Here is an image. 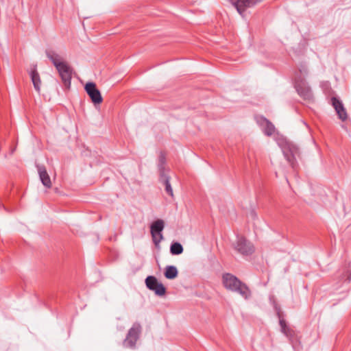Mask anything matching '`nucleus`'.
<instances>
[{"label":"nucleus","instance_id":"f257e3e1","mask_svg":"<svg viewBox=\"0 0 351 351\" xmlns=\"http://www.w3.org/2000/svg\"><path fill=\"white\" fill-rule=\"evenodd\" d=\"M265 135L272 136L278 145L281 148L283 155L289 164L295 169L296 160L295 154L297 152L296 147L288 143L286 138L280 134L271 121L265 118Z\"/></svg>","mask_w":351,"mask_h":351},{"label":"nucleus","instance_id":"f03ea898","mask_svg":"<svg viewBox=\"0 0 351 351\" xmlns=\"http://www.w3.org/2000/svg\"><path fill=\"white\" fill-rule=\"evenodd\" d=\"M45 54L57 69L64 86L66 88H69L72 69L68 62L60 54L53 49H47Z\"/></svg>","mask_w":351,"mask_h":351},{"label":"nucleus","instance_id":"7ed1b4c3","mask_svg":"<svg viewBox=\"0 0 351 351\" xmlns=\"http://www.w3.org/2000/svg\"><path fill=\"white\" fill-rule=\"evenodd\" d=\"M308 75V69L306 63H301L298 71L294 73V86L298 95L304 100L313 99V93L305 78Z\"/></svg>","mask_w":351,"mask_h":351},{"label":"nucleus","instance_id":"20e7f679","mask_svg":"<svg viewBox=\"0 0 351 351\" xmlns=\"http://www.w3.org/2000/svg\"><path fill=\"white\" fill-rule=\"evenodd\" d=\"M222 284L227 290L238 293L245 300H249L252 296L248 286L231 274L227 273L222 276Z\"/></svg>","mask_w":351,"mask_h":351},{"label":"nucleus","instance_id":"39448f33","mask_svg":"<svg viewBox=\"0 0 351 351\" xmlns=\"http://www.w3.org/2000/svg\"><path fill=\"white\" fill-rule=\"evenodd\" d=\"M269 302L273 305L276 314L279 318V324L281 328V332L285 334V335L289 339L290 341H291L293 337L294 336V331L290 328L289 326H287V324L285 322V320L281 317L280 315V308L278 305V304L276 302L275 297L274 295H270L269 298Z\"/></svg>","mask_w":351,"mask_h":351},{"label":"nucleus","instance_id":"423d86ee","mask_svg":"<svg viewBox=\"0 0 351 351\" xmlns=\"http://www.w3.org/2000/svg\"><path fill=\"white\" fill-rule=\"evenodd\" d=\"M234 248L243 255L252 254L254 251V245L242 237L237 238V241L234 244Z\"/></svg>","mask_w":351,"mask_h":351},{"label":"nucleus","instance_id":"0eeeda50","mask_svg":"<svg viewBox=\"0 0 351 351\" xmlns=\"http://www.w3.org/2000/svg\"><path fill=\"white\" fill-rule=\"evenodd\" d=\"M145 284L147 287L154 291V293L159 296H162L166 293V289L163 285L158 281L156 277L149 276L145 279Z\"/></svg>","mask_w":351,"mask_h":351},{"label":"nucleus","instance_id":"6e6552de","mask_svg":"<svg viewBox=\"0 0 351 351\" xmlns=\"http://www.w3.org/2000/svg\"><path fill=\"white\" fill-rule=\"evenodd\" d=\"M84 88L94 104H100L102 102L103 98L101 93L94 82L86 83Z\"/></svg>","mask_w":351,"mask_h":351},{"label":"nucleus","instance_id":"1a4fd4ad","mask_svg":"<svg viewBox=\"0 0 351 351\" xmlns=\"http://www.w3.org/2000/svg\"><path fill=\"white\" fill-rule=\"evenodd\" d=\"M141 325L139 324H134L130 328L127 335V337L124 341V346L126 347L132 348L138 337V335L141 332Z\"/></svg>","mask_w":351,"mask_h":351},{"label":"nucleus","instance_id":"9d476101","mask_svg":"<svg viewBox=\"0 0 351 351\" xmlns=\"http://www.w3.org/2000/svg\"><path fill=\"white\" fill-rule=\"evenodd\" d=\"M261 0H237L233 2V5L240 14L247 9L254 7Z\"/></svg>","mask_w":351,"mask_h":351},{"label":"nucleus","instance_id":"9b49d317","mask_svg":"<svg viewBox=\"0 0 351 351\" xmlns=\"http://www.w3.org/2000/svg\"><path fill=\"white\" fill-rule=\"evenodd\" d=\"M331 104L334 107L339 118L343 121H346L347 119L348 114L341 101L335 97H332L331 98Z\"/></svg>","mask_w":351,"mask_h":351},{"label":"nucleus","instance_id":"f8f14e48","mask_svg":"<svg viewBox=\"0 0 351 351\" xmlns=\"http://www.w3.org/2000/svg\"><path fill=\"white\" fill-rule=\"evenodd\" d=\"M38 172L42 184L46 188L50 189L52 186V182L46 168L44 166H38Z\"/></svg>","mask_w":351,"mask_h":351},{"label":"nucleus","instance_id":"ddd939ff","mask_svg":"<svg viewBox=\"0 0 351 351\" xmlns=\"http://www.w3.org/2000/svg\"><path fill=\"white\" fill-rule=\"evenodd\" d=\"M151 234L153 238L156 239V233L158 234L159 239H162L163 237L161 234L164 228V221L162 219H157L153 222L151 225Z\"/></svg>","mask_w":351,"mask_h":351},{"label":"nucleus","instance_id":"4468645a","mask_svg":"<svg viewBox=\"0 0 351 351\" xmlns=\"http://www.w3.org/2000/svg\"><path fill=\"white\" fill-rule=\"evenodd\" d=\"M30 77L35 90L40 93L42 82L36 66L31 71Z\"/></svg>","mask_w":351,"mask_h":351},{"label":"nucleus","instance_id":"2eb2a0df","mask_svg":"<svg viewBox=\"0 0 351 351\" xmlns=\"http://www.w3.org/2000/svg\"><path fill=\"white\" fill-rule=\"evenodd\" d=\"M178 271L175 266H167L165 268V276L167 279H174L178 276Z\"/></svg>","mask_w":351,"mask_h":351},{"label":"nucleus","instance_id":"dca6fc26","mask_svg":"<svg viewBox=\"0 0 351 351\" xmlns=\"http://www.w3.org/2000/svg\"><path fill=\"white\" fill-rule=\"evenodd\" d=\"M170 252L172 254L178 255L182 253L183 247L179 243H173L170 247Z\"/></svg>","mask_w":351,"mask_h":351},{"label":"nucleus","instance_id":"f3484780","mask_svg":"<svg viewBox=\"0 0 351 351\" xmlns=\"http://www.w3.org/2000/svg\"><path fill=\"white\" fill-rule=\"evenodd\" d=\"M164 182H165V191L166 192L171 196V197H173V189H172V187L170 184V182H169V179L168 177H165V179H164Z\"/></svg>","mask_w":351,"mask_h":351},{"label":"nucleus","instance_id":"a211bd4d","mask_svg":"<svg viewBox=\"0 0 351 351\" xmlns=\"http://www.w3.org/2000/svg\"><path fill=\"white\" fill-rule=\"evenodd\" d=\"M342 278L345 281L350 282L351 280V269H348L343 274Z\"/></svg>","mask_w":351,"mask_h":351},{"label":"nucleus","instance_id":"6ab92c4d","mask_svg":"<svg viewBox=\"0 0 351 351\" xmlns=\"http://www.w3.org/2000/svg\"><path fill=\"white\" fill-rule=\"evenodd\" d=\"M153 240H154V242L156 243V244H158L159 243L162 239H159V237L158 235V234L156 233V239H155L154 238H153Z\"/></svg>","mask_w":351,"mask_h":351},{"label":"nucleus","instance_id":"aec40b11","mask_svg":"<svg viewBox=\"0 0 351 351\" xmlns=\"http://www.w3.org/2000/svg\"><path fill=\"white\" fill-rule=\"evenodd\" d=\"M160 162L161 163H164L165 162V158H164V156L162 155H160Z\"/></svg>","mask_w":351,"mask_h":351}]
</instances>
